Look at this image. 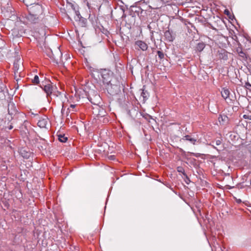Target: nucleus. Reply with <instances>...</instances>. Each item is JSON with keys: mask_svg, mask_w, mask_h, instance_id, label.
I'll return each mask as SVG.
<instances>
[{"mask_svg": "<svg viewBox=\"0 0 251 251\" xmlns=\"http://www.w3.org/2000/svg\"><path fill=\"white\" fill-rule=\"evenodd\" d=\"M28 12L27 20L31 22L36 23L43 12L42 6L39 4L33 5L29 8Z\"/></svg>", "mask_w": 251, "mask_h": 251, "instance_id": "nucleus-1", "label": "nucleus"}, {"mask_svg": "<svg viewBox=\"0 0 251 251\" xmlns=\"http://www.w3.org/2000/svg\"><path fill=\"white\" fill-rule=\"evenodd\" d=\"M102 81L104 85H105V88L109 93H111V89L114 85H112L111 83V80L112 78V73L106 69L101 70L100 72Z\"/></svg>", "mask_w": 251, "mask_h": 251, "instance_id": "nucleus-2", "label": "nucleus"}, {"mask_svg": "<svg viewBox=\"0 0 251 251\" xmlns=\"http://www.w3.org/2000/svg\"><path fill=\"white\" fill-rule=\"evenodd\" d=\"M42 88L46 93L47 98L50 97L54 89H56V87L53 86L50 82H49L47 84L43 85Z\"/></svg>", "mask_w": 251, "mask_h": 251, "instance_id": "nucleus-3", "label": "nucleus"}, {"mask_svg": "<svg viewBox=\"0 0 251 251\" xmlns=\"http://www.w3.org/2000/svg\"><path fill=\"white\" fill-rule=\"evenodd\" d=\"M134 47L136 50H138L146 51L148 49V45L144 41L141 40H137L135 42Z\"/></svg>", "mask_w": 251, "mask_h": 251, "instance_id": "nucleus-4", "label": "nucleus"}, {"mask_svg": "<svg viewBox=\"0 0 251 251\" xmlns=\"http://www.w3.org/2000/svg\"><path fill=\"white\" fill-rule=\"evenodd\" d=\"M75 20L78 23V24L82 26L85 27L87 25V19L81 17L79 12H77V15L75 16Z\"/></svg>", "mask_w": 251, "mask_h": 251, "instance_id": "nucleus-5", "label": "nucleus"}, {"mask_svg": "<svg viewBox=\"0 0 251 251\" xmlns=\"http://www.w3.org/2000/svg\"><path fill=\"white\" fill-rule=\"evenodd\" d=\"M49 119L46 116H44L39 120L37 125L40 128H46L48 123Z\"/></svg>", "mask_w": 251, "mask_h": 251, "instance_id": "nucleus-6", "label": "nucleus"}, {"mask_svg": "<svg viewBox=\"0 0 251 251\" xmlns=\"http://www.w3.org/2000/svg\"><path fill=\"white\" fill-rule=\"evenodd\" d=\"M21 62L20 60H16L14 63L13 71L15 73H22V67H21Z\"/></svg>", "mask_w": 251, "mask_h": 251, "instance_id": "nucleus-7", "label": "nucleus"}, {"mask_svg": "<svg viewBox=\"0 0 251 251\" xmlns=\"http://www.w3.org/2000/svg\"><path fill=\"white\" fill-rule=\"evenodd\" d=\"M164 37L166 40L168 42H172L174 39V36L173 35V32L170 30H166L164 32Z\"/></svg>", "mask_w": 251, "mask_h": 251, "instance_id": "nucleus-8", "label": "nucleus"}, {"mask_svg": "<svg viewBox=\"0 0 251 251\" xmlns=\"http://www.w3.org/2000/svg\"><path fill=\"white\" fill-rule=\"evenodd\" d=\"M230 91L228 88H223L222 89L221 95L222 97L225 100H227V99L230 100L229 99L230 95Z\"/></svg>", "mask_w": 251, "mask_h": 251, "instance_id": "nucleus-9", "label": "nucleus"}, {"mask_svg": "<svg viewBox=\"0 0 251 251\" xmlns=\"http://www.w3.org/2000/svg\"><path fill=\"white\" fill-rule=\"evenodd\" d=\"M53 97H58L62 100V99L63 97H65V94L64 93H62L57 91L56 89H54L53 91V93H52V95Z\"/></svg>", "mask_w": 251, "mask_h": 251, "instance_id": "nucleus-10", "label": "nucleus"}, {"mask_svg": "<svg viewBox=\"0 0 251 251\" xmlns=\"http://www.w3.org/2000/svg\"><path fill=\"white\" fill-rule=\"evenodd\" d=\"M219 57L220 59L226 60L228 59L227 52L223 50L219 53Z\"/></svg>", "mask_w": 251, "mask_h": 251, "instance_id": "nucleus-11", "label": "nucleus"}, {"mask_svg": "<svg viewBox=\"0 0 251 251\" xmlns=\"http://www.w3.org/2000/svg\"><path fill=\"white\" fill-rule=\"evenodd\" d=\"M182 140L189 141L193 145L196 144V143L197 142V139H196L194 138H192L190 135H185V136H184L182 138Z\"/></svg>", "mask_w": 251, "mask_h": 251, "instance_id": "nucleus-12", "label": "nucleus"}, {"mask_svg": "<svg viewBox=\"0 0 251 251\" xmlns=\"http://www.w3.org/2000/svg\"><path fill=\"white\" fill-rule=\"evenodd\" d=\"M219 122H223V124L226 123L228 121V117L226 115H220L218 118Z\"/></svg>", "mask_w": 251, "mask_h": 251, "instance_id": "nucleus-13", "label": "nucleus"}, {"mask_svg": "<svg viewBox=\"0 0 251 251\" xmlns=\"http://www.w3.org/2000/svg\"><path fill=\"white\" fill-rule=\"evenodd\" d=\"M57 136L59 141L61 142L65 143L68 140V138L64 134H59L57 135Z\"/></svg>", "mask_w": 251, "mask_h": 251, "instance_id": "nucleus-14", "label": "nucleus"}, {"mask_svg": "<svg viewBox=\"0 0 251 251\" xmlns=\"http://www.w3.org/2000/svg\"><path fill=\"white\" fill-rule=\"evenodd\" d=\"M141 96L143 97V101H145L149 97V94L147 91L143 90Z\"/></svg>", "mask_w": 251, "mask_h": 251, "instance_id": "nucleus-15", "label": "nucleus"}, {"mask_svg": "<svg viewBox=\"0 0 251 251\" xmlns=\"http://www.w3.org/2000/svg\"><path fill=\"white\" fill-rule=\"evenodd\" d=\"M205 47V45L203 43H199L197 46V50L199 51H202Z\"/></svg>", "mask_w": 251, "mask_h": 251, "instance_id": "nucleus-16", "label": "nucleus"}, {"mask_svg": "<svg viewBox=\"0 0 251 251\" xmlns=\"http://www.w3.org/2000/svg\"><path fill=\"white\" fill-rule=\"evenodd\" d=\"M238 54L240 56V57L242 58V59L245 60H246L247 59V55L243 50L239 53H238Z\"/></svg>", "mask_w": 251, "mask_h": 251, "instance_id": "nucleus-17", "label": "nucleus"}, {"mask_svg": "<svg viewBox=\"0 0 251 251\" xmlns=\"http://www.w3.org/2000/svg\"><path fill=\"white\" fill-rule=\"evenodd\" d=\"M71 7L72 8V9L74 10L75 13V16H77V12H79V10H78V7L76 5H75L73 4H71Z\"/></svg>", "mask_w": 251, "mask_h": 251, "instance_id": "nucleus-18", "label": "nucleus"}, {"mask_svg": "<svg viewBox=\"0 0 251 251\" xmlns=\"http://www.w3.org/2000/svg\"><path fill=\"white\" fill-rule=\"evenodd\" d=\"M75 107H76L75 104H71L70 105V107H69L68 108L67 110L69 113L71 112H74L76 111V109L74 110V109H75Z\"/></svg>", "mask_w": 251, "mask_h": 251, "instance_id": "nucleus-19", "label": "nucleus"}, {"mask_svg": "<svg viewBox=\"0 0 251 251\" xmlns=\"http://www.w3.org/2000/svg\"><path fill=\"white\" fill-rule=\"evenodd\" d=\"M177 171L179 173H182L184 176L187 177V175H186V174L185 173L184 169H183V168L182 167H180V166L178 167L177 168Z\"/></svg>", "mask_w": 251, "mask_h": 251, "instance_id": "nucleus-20", "label": "nucleus"}, {"mask_svg": "<svg viewBox=\"0 0 251 251\" xmlns=\"http://www.w3.org/2000/svg\"><path fill=\"white\" fill-rule=\"evenodd\" d=\"M243 117L245 119H248V120H251V111H249L247 114H244L243 116Z\"/></svg>", "mask_w": 251, "mask_h": 251, "instance_id": "nucleus-21", "label": "nucleus"}, {"mask_svg": "<svg viewBox=\"0 0 251 251\" xmlns=\"http://www.w3.org/2000/svg\"><path fill=\"white\" fill-rule=\"evenodd\" d=\"M32 81L34 84H38L39 83V77L37 75H35L32 79Z\"/></svg>", "mask_w": 251, "mask_h": 251, "instance_id": "nucleus-22", "label": "nucleus"}, {"mask_svg": "<svg viewBox=\"0 0 251 251\" xmlns=\"http://www.w3.org/2000/svg\"><path fill=\"white\" fill-rule=\"evenodd\" d=\"M157 55L160 59H162L164 57V54L161 51L158 50L157 52Z\"/></svg>", "mask_w": 251, "mask_h": 251, "instance_id": "nucleus-23", "label": "nucleus"}, {"mask_svg": "<svg viewBox=\"0 0 251 251\" xmlns=\"http://www.w3.org/2000/svg\"><path fill=\"white\" fill-rule=\"evenodd\" d=\"M242 51V48L241 47V45L239 43L238 45V47L236 48V51L238 53Z\"/></svg>", "mask_w": 251, "mask_h": 251, "instance_id": "nucleus-24", "label": "nucleus"}, {"mask_svg": "<svg viewBox=\"0 0 251 251\" xmlns=\"http://www.w3.org/2000/svg\"><path fill=\"white\" fill-rule=\"evenodd\" d=\"M14 73V78L15 79H16L17 81H18L19 79V77H21L22 75V73Z\"/></svg>", "mask_w": 251, "mask_h": 251, "instance_id": "nucleus-25", "label": "nucleus"}, {"mask_svg": "<svg viewBox=\"0 0 251 251\" xmlns=\"http://www.w3.org/2000/svg\"><path fill=\"white\" fill-rule=\"evenodd\" d=\"M245 87L248 89L251 90V84L249 82H246L245 83Z\"/></svg>", "mask_w": 251, "mask_h": 251, "instance_id": "nucleus-26", "label": "nucleus"}, {"mask_svg": "<svg viewBox=\"0 0 251 251\" xmlns=\"http://www.w3.org/2000/svg\"><path fill=\"white\" fill-rule=\"evenodd\" d=\"M190 153L196 157H199L201 156V153H199L190 152Z\"/></svg>", "mask_w": 251, "mask_h": 251, "instance_id": "nucleus-27", "label": "nucleus"}, {"mask_svg": "<svg viewBox=\"0 0 251 251\" xmlns=\"http://www.w3.org/2000/svg\"><path fill=\"white\" fill-rule=\"evenodd\" d=\"M24 2L25 3V4L27 6H28V5H32V2L28 1V0H24Z\"/></svg>", "mask_w": 251, "mask_h": 251, "instance_id": "nucleus-28", "label": "nucleus"}, {"mask_svg": "<svg viewBox=\"0 0 251 251\" xmlns=\"http://www.w3.org/2000/svg\"><path fill=\"white\" fill-rule=\"evenodd\" d=\"M221 144V142L220 140H218L216 141V145L217 146L220 145Z\"/></svg>", "mask_w": 251, "mask_h": 251, "instance_id": "nucleus-29", "label": "nucleus"}, {"mask_svg": "<svg viewBox=\"0 0 251 251\" xmlns=\"http://www.w3.org/2000/svg\"><path fill=\"white\" fill-rule=\"evenodd\" d=\"M159 7H160L156 6V7H153V9H158Z\"/></svg>", "mask_w": 251, "mask_h": 251, "instance_id": "nucleus-30", "label": "nucleus"}, {"mask_svg": "<svg viewBox=\"0 0 251 251\" xmlns=\"http://www.w3.org/2000/svg\"><path fill=\"white\" fill-rule=\"evenodd\" d=\"M13 128V126H10L9 127V129H11L12 128Z\"/></svg>", "mask_w": 251, "mask_h": 251, "instance_id": "nucleus-31", "label": "nucleus"}, {"mask_svg": "<svg viewBox=\"0 0 251 251\" xmlns=\"http://www.w3.org/2000/svg\"><path fill=\"white\" fill-rule=\"evenodd\" d=\"M63 110H64V105H62V110H61V112H63Z\"/></svg>", "mask_w": 251, "mask_h": 251, "instance_id": "nucleus-32", "label": "nucleus"}, {"mask_svg": "<svg viewBox=\"0 0 251 251\" xmlns=\"http://www.w3.org/2000/svg\"><path fill=\"white\" fill-rule=\"evenodd\" d=\"M228 11H227V12H226V10L225 11V13H226V14H228Z\"/></svg>", "mask_w": 251, "mask_h": 251, "instance_id": "nucleus-33", "label": "nucleus"}, {"mask_svg": "<svg viewBox=\"0 0 251 251\" xmlns=\"http://www.w3.org/2000/svg\"><path fill=\"white\" fill-rule=\"evenodd\" d=\"M228 11H227V12H226V10L225 11V13H226V14H228Z\"/></svg>", "mask_w": 251, "mask_h": 251, "instance_id": "nucleus-34", "label": "nucleus"}, {"mask_svg": "<svg viewBox=\"0 0 251 251\" xmlns=\"http://www.w3.org/2000/svg\"><path fill=\"white\" fill-rule=\"evenodd\" d=\"M241 201L240 200H238V202H241Z\"/></svg>", "mask_w": 251, "mask_h": 251, "instance_id": "nucleus-35", "label": "nucleus"}, {"mask_svg": "<svg viewBox=\"0 0 251 251\" xmlns=\"http://www.w3.org/2000/svg\"><path fill=\"white\" fill-rule=\"evenodd\" d=\"M33 1H34V0H32V1L31 2L32 3Z\"/></svg>", "mask_w": 251, "mask_h": 251, "instance_id": "nucleus-36", "label": "nucleus"}, {"mask_svg": "<svg viewBox=\"0 0 251 251\" xmlns=\"http://www.w3.org/2000/svg\"><path fill=\"white\" fill-rule=\"evenodd\" d=\"M157 1H159L160 0H156Z\"/></svg>", "mask_w": 251, "mask_h": 251, "instance_id": "nucleus-37", "label": "nucleus"}]
</instances>
